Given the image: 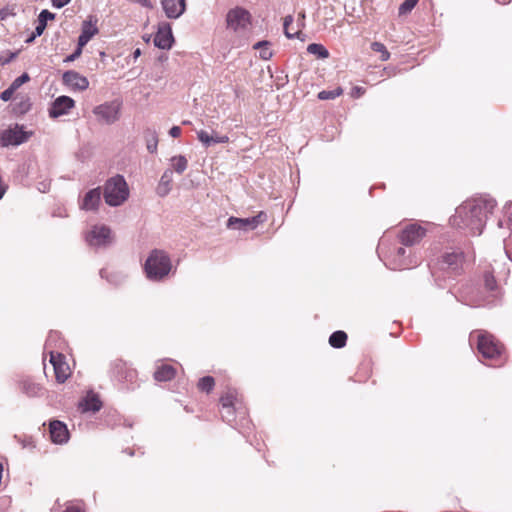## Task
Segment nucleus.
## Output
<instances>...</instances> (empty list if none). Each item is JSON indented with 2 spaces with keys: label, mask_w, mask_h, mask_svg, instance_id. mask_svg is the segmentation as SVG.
Masks as SVG:
<instances>
[{
  "label": "nucleus",
  "mask_w": 512,
  "mask_h": 512,
  "mask_svg": "<svg viewBox=\"0 0 512 512\" xmlns=\"http://www.w3.org/2000/svg\"><path fill=\"white\" fill-rule=\"evenodd\" d=\"M495 206L496 202L492 198L468 200L456 209L450 223L458 229L467 230L471 235H480Z\"/></svg>",
  "instance_id": "obj_1"
},
{
  "label": "nucleus",
  "mask_w": 512,
  "mask_h": 512,
  "mask_svg": "<svg viewBox=\"0 0 512 512\" xmlns=\"http://www.w3.org/2000/svg\"><path fill=\"white\" fill-rule=\"evenodd\" d=\"M227 29L236 36L232 40L233 47H243L247 44V36L251 24V14L242 7H235L226 15Z\"/></svg>",
  "instance_id": "obj_2"
},
{
  "label": "nucleus",
  "mask_w": 512,
  "mask_h": 512,
  "mask_svg": "<svg viewBox=\"0 0 512 512\" xmlns=\"http://www.w3.org/2000/svg\"><path fill=\"white\" fill-rule=\"evenodd\" d=\"M172 264L168 254L162 250H153L144 264L147 278L152 281L164 279L171 271Z\"/></svg>",
  "instance_id": "obj_3"
},
{
  "label": "nucleus",
  "mask_w": 512,
  "mask_h": 512,
  "mask_svg": "<svg viewBox=\"0 0 512 512\" xmlns=\"http://www.w3.org/2000/svg\"><path fill=\"white\" fill-rule=\"evenodd\" d=\"M129 196L128 185L123 176L117 175L107 180L104 186V199L109 206H119Z\"/></svg>",
  "instance_id": "obj_4"
},
{
  "label": "nucleus",
  "mask_w": 512,
  "mask_h": 512,
  "mask_svg": "<svg viewBox=\"0 0 512 512\" xmlns=\"http://www.w3.org/2000/svg\"><path fill=\"white\" fill-rule=\"evenodd\" d=\"M477 339V348L483 358L492 361L502 359L503 346L492 334L479 332Z\"/></svg>",
  "instance_id": "obj_5"
},
{
  "label": "nucleus",
  "mask_w": 512,
  "mask_h": 512,
  "mask_svg": "<svg viewBox=\"0 0 512 512\" xmlns=\"http://www.w3.org/2000/svg\"><path fill=\"white\" fill-rule=\"evenodd\" d=\"M31 135L32 132L25 131L23 126L15 124L0 133V146H19L28 141Z\"/></svg>",
  "instance_id": "obj_6"
},
{
  "label": "nucleus",
  "mask_w": 512,
  "mask_h": 512,
  "mask_svg": "<svg viewBox=\"0 0 512 512\" xmlns=\"http://www.w3.org/2000/svg\"><path fill=\"white\" fill-rule=\"evenodd\" d=\"M86 242L95 248L107 247L113 242L111 229L106 225H94L86 233Z\"/></svg>",
  "instance_id": "obj_7"
},
{
  "label": "nucleus",
  "mask_w": 512,
  "mask_h": 512,
  "mask_svg": "<svg viewBox=\"0 0 512 512\" xmlns=\"http://www.w3.org/2000/svg\"><path fill=\"white\" fill-rule=\"evenodd\" d=\"M121 104L117 101L106 102L93 109L97 120L103 124H113L119 119Z\"/></svg>",
  "instance_id": "obj_8"
},
{
  "label": "nucleus",
  "mask_w": 512,
  "mask_h": 512,
  "mask_svg": "<svg viewBox=\"0 0 512 512\" xmlns=\"http://www.w3.org/2000/svg\"><path fill=\"white\" fill-rule=\"evenodd\" d=\"M267 216L264 212H260L256 216L250 217V218H237V217H230L227 221V227L230 229H236V230H253L255 229L260 223L264 222L266 220Z\"/></svg>",
  "instance_id": "obj_9"
},
{
  "label": "nucleus",
  "mask_w": 512,
  "mask_h": 512,
  "mask_svg": "<svg viewBox=\"0 0 512 512\" xmlns=\"http://www.w3.org/2000/svg\"><path fill=\"white\" fill-rule=\"evenodd\" d=\"M426 235V229L419 224L407 225L400 233V242L405 246H412L419 243Z\"/></svg>",
  "instance_id": "obj_10"
},
{
  "label": "nucleus",
  "mask_w": 512,
  "mask_h": 512,
  "mask_svg": "<svg viewBox=\"0 0 512 512\" xmlns=\"http://www.w3.org/2000/svg\"><path fill=\"white\" fill-rule=\"evenodd\" d=\"M174 42L171 26L169 23H162L158 26L154 37V45L159 49L169 50Z\"/></svg>",
  "instance_id": "obj_11"
},
{
  "label": "nucleus",
  "mask_w": 512,
  "mask_h": 512,
  "mask_svg": "<svg viewBox=\"0 0 512 512\" xmlns=\"http://www.w3.org/2000/svg\"><path fill=\"white\" fill-rule=\"evenodd\" d=\"M50 363L54 368L56 380L64 383L69 377V366L65 362V357L61 353L50 351Z\"/></svg>",
  "instance_id": "obj_12"
},
{
  "label": "nucleus",
  "mask_w": 512,
  "mask_h": 512,
  "mask_svg": "<svg viewBox=\"0 0 512 512\" xmlns=\"http://www.w3.org/2000/svg\"><path fill=\"white\" fill-rule=\"evenodd\" d=\"M74 105L75 101L72 98L68 96H59L53 101L49 109V116L51 118H58L62 115H66Z\"/></svg>",
  "instance_id": "obj_13"
},
{
  "label": "nucleus",
  "mask_w": 512,
  "mask_h": 512,
  "mask_svg": "<svg viewBox=\"0 0 512 512\" xmlns=\"http://www.w3.org/2000/svg\"><path fill=\"white\" fill-rule=\"evenodd\" d=\"M97 22L95 16H89L82 23L81 34L78 37L80 47H84L98 33Z\"/></svg>",
  "instance_id": "obj_14"
},
{
  "label": "nucleus",
  "mask_w": 512,
  "mask_h": 512,
  "mask_svg": "<svg viewBox=\"0 0 512 512\" xmlns=\"http://www.w3.org/2000/svg\"><path fill=\"white\" fill-rule=\"evenodd\" d=\"M63 83L74 90L83 91L89 86V81L76 71L69 70L63 73Z\"/></svg>",
  "instance_id": "obj_15"
},
{
  "label": "nucleus",
  "mask_w": 512,
  "mask_h": 512,
  "mask_svg": "<svg viewBox=\"0 0 512 512\" xmlns=\"http://www.w3.org/2000/svg\"><path fill=\"white\" fill-rule=\"evenodd\" d=\"M51 441L55 444H64L69 440V431L66 425L58 420H53L49 425Z\"/></svg>",
  "instance_id": "obj_16"
},
{
  "label": "nucleus",
  "mask_w": 512,
  "mask_h": 512,
  "mask_svg": "<svg viewBox=\"0 0 512 512\" xmlns=\"http://www.w3.org/2000/svg\"><path fill=\"white\" fill-rule=\"evenodd\" d=\"M165 15L170 19L179 18L185 11V0H161Z\"/></svg>",
  "instance_id": "obj_17"
},
{
  "label": "nucleus",
  "mask_w": 512,
  "mask_h": 512,
  "mask_svg": "<svg viewBox=\"0 0 512 512\" xmlns=\"http://www.w3.org/2000/svg\"><path fill=\"white\" fill-rule=\"evenodd\" d=\"M464 255L461 252L447 253L443 256V268L452 272H458L462 268Z\"/></svg>",
  "instance_id": "obj_18"
},
{
  "label": "nucleus",
  "mask_w": 512,
  "mask_h": 512,
  "mask_svg": "<svg viewBox=\"0 0 512 512\" xmlns=\"http://www.w3.org/2000/svg\"><path fill=\"white\" fill-rule=\"evenodd\" d=\"M101 200V190L100 188H94L89 190L81 203V209L83 210H96Z\"/></svg>",
  "instance_id": "obj_19"
},
{
  "label": "nucleus",
  "mask_w": 512,
  "mask_h": 512,
  "mask_svg": "<svg viewBox=\"0 0 512 512\" xmlns=\"http://www.w3.org/2000/svg\"><path fill=\"white\" fill-rule=\"evenodd\" d=\"M396 263L394 269H408L412 266L417 265V260L412 259L411 257H406V249L398 248L396 255Z\"/></svg>",
  "instance_id": "obj_20"
},
{
  "label": "nucleus",
  "mask_w": 512,
  "mask_h": 512,
  "mask_svg": "<svg viewBox=\"0 0 512 512\" xmlns=\"http://www.w3.org/2000/svg\"><path fill=\"white\" fill-rule=\"evenodd\" d=\"M176 371L173 366L163 364L154 372V378L157 381H169L174 378Z\"/></svg>",
  "instance_id": "obj_21"
},
{
  "label": "nucleus",
  "mask_w": 512,
  "mask_h": 512,
  "mask_svg": "<svg viewBox=\"0 0 512 512\" xmlns=\"http://www.w3.org/2000/svg\"><path fill=\"white\" fill-rule=\"evenodd\" d=\"M55 15L48 10H42L38 16V24L35 27L34 37L41 36L47 26V21L53 20Z\"/></svg>",
  "instance_id": "obj_22"
},
{
  "label": "nucleus",
  "mask_w": 512,
  "mask_h": 512,
  "mask_svg": "<svg viewBox=\"0 0 512 512\" xmlns=\"http://www.w3.org/2000/svg\"><path fill=\"white\" fill-rule=\"evenodd\" d=\"M80 407L83 412H88V411L96 412V411L100 410L101 402L97 396L91 395V396H87L82 402H80Z\"/></svg>",
  "instance_id": "obj_23"
},
{
  "label": "nucleus",
  "mask_w": 512,
  "mask_h": 512,
  "mask_svg": "<svg viewBox=\"0 0 512 512\" xmlns=\"http://www.w3.org/2000/svg\"><path fill=\"white\" fill-rule=\"evenodd\" d=\"M144 138L146 141L147 150L150 153H155L158 146V136L156 131L153 129H146L144 132Z\"/></svg>",
  "instance_id": "obj_24"
},
{
  "label": "nucleus",
  "mask_w": 512,
  "mask_h": 512,
  "mask_svg": "<svg viewBox=\"0 0 512 512\" xmlns=\"http://www.w3.org/2000/svg\"><path fill=\"white\" fill-rule=\"evenodd\" d=\"M347 334L344 331H335L329 337V344L334 348H342L346 345Z\"/></svg>",
  "instance_id": "obj_25"
},
{
  "label": "nucleus",
  "mask_w": 512,
  "mask_h": 512,
  "mask_svg": "<svg viewBox=\"0 0 512 512\" xmlns=\"http://www.w3.org/2000/svg\"><path fill=\"white\" fill-rule=\"evenodd\" d=\"M172 170L178 174H182L188 167V161L185 156L178 155L171 158Z\"/></svg>",
  "instance_id": "obj_26"
},
{
  "label": "nucleus",
  "mask_w": 512,
  "mask_h": 512,
  "mask_svg": "<svg viewBox=\"0 0 512 512\" xmlns=\"http://www.w3.org/2000/svg\"><path fill=\"white\" fill-rule=\"evenodd\" d=\"M307 52L316 55L321 59L328 58L329 56L328 50L322 44L317 43L309 44L307 47Z\"/></svg>",
  "instance_id": "obj_27"
},
{
  "label": "nucleus",
  "mask_w": 512,
  "mask_h": 512,
  "mask_svg": "<svg viewBox=\"0 0 512 512\" xmlns=\"http://www.w3.org/2000/svg\"><path fill=\"white\" fill-rule=\"evenodd\" d=\"M118 377L122 381L133 383L136 380L137 373L132 368H127L125 365L118 371Z\"/></svg>",
  "instance_id": "obj_28"
},
{
  "label": "nucleus",
  "mask_w": 512,
  "mask_h": 512,
  "mask_svg": "<svg viewBox=\"0 0 512 512\" xmlns=\"http://www.w3.org/2000/svg\"><path fill=\"white\" fill-rule=\"evenodd\" d=\"M253 48L259 50L260 57L263 60H268L272 57V51L269 48L268 41H259L253 46Z\"/></svg>",
  "instance_id": "obj_29"
},
{
  "label": "nucleus",
  "mask_w": 512,
  "mask_h": 512,
  "mask_svg": "<svg viewBox=\"0 0 512 512\" xmlns=\"http://www.w3.org/2000/svg\"><path fill=\"white\" fill-rule=\"evenodd\" d=\"M41 390V387L33 382L24 381L22 383V391L30 397L37 396Z\"/></svg>",
  "instance_id": "obj_30"
},
{
  "label": "nucleus",
  "mask_w": 512,
  "mask_h": 512,
  "mask_svg": "<svg viewBox=\"0 0 512 512\" xmlns=\"http://www.w3.org/2000/svg\"><path fill=\"white\" fill-rule=\"evenodd\" d=\"M371 49L374 52L380 53L381 61H387L390 58L389 51L386 49L385 45L381 42H373L371 44Z\"/></svg>",
  "instance_id": "obj_31"
},
{
  "label": "nucleus",
  "mask_w": 512,
  "mask_h": 512,
  "mask_svg": "<svg viewBox=\"0 0 512 512\" xmlns=\"http://www.w3.org/2000/svg\"><path fill=\"white\" fill-rule=\"evenodd\" d=\"M343 90L341 88H337L335 90H323L318 93V98L320 100H330L335 99L336 97L342 94Z\"/></svg>",
  "instance_id": "obj_32"
},
{
  "label": "nucleus",
  "mask_w": 512,
  "mask_h": 512,
  "mask_svg": "<svg viewBox=\"0 0 512 512\" xmlns=\"http://www.w3.org/2000/svg\"><path fill=\"white\" fill-rule=\"evenodd\" d=\"M235 395L232 391H228L220 398V403L223 409H230L234 406Z\"/></svg>",
  "instance_id": "obj_33"
},
{
  "label": "nucleus",
  "mask_w": 512,
  "mask_h": 512,
  "mask_svg": "<svg viewBox=\"0 0 512 512\" xmlns=\"http://www.w3.org/2000/svg\"><path fill=\"white\" fill-rule=\"evenodd\" d=\"M214 378L211 376H205L199 380L198 388L202 391L210 392L214 387Z\"/></svg>",
  "instance_id": "obj_34"
},
{
  "label": "nucleus",
  "mask_w": 512,
  "mask_h": 512,
  "mask_svg": "<svg viewBox=\"0 0 512 512\" xmlns=\"http://www.w3.org/2000/svg\"><path fill=\"white\" fill-rule=\"evenodd\" d=\"M484 285L488 291L494 292L497 289L495 277L490 272L484 274Z\"/></svg>",
  "instance_id": "obj_35"
},
{
  "label": "nucleus",
  "mask_w": 512,
  "mask_h": 512,
  "mask_svg": "<svg viewBox=\"0 0 512 512\" xmlns=\"http://www.w3.org/2000/svg\"><path fill=\"white\" fill-rule=\"evenodd\" d=\"M292 23H293V16L287 15L284 18L283 26H284V33H285L286 37L289 38V39H292V38H294V37H296L298 35V31H295V32H291L290 31L289 26Z\"/></svg>",
  "instance_id": "obj_36"
},
{
  "label": "nucleus",
  "mask_w": 512,
  "mask_h": 512,
  "mask_svg": "<svg viewBox=\"0 0 512 512\" xmlns=\"http://www.w3.org/2000/svg\"><path fill=\"white\" fill-rule=\"evenodd\" d=\"M197 137L205 147H210L211 145H213L212 136H210L207 131H197Z\"/></svg>",
  "instance_id": "obj_37"
},
{
  "label": "nucleus",
  "mask_w": 512,
  "mask_h": 512,
  "mask_svg": "<svg viewBox=\"0 0 512 512\" xmlns=\"http://www.w3.org/2000/svg\"><path fill=\"white\" fill-rule=\"evenodd\" d=\"M417 2L418 0H405L399 7V13L405 14L410 12L415 7Z\"/></svg>",
  "instance_id": "obj_38"
},
{
  "label": "nucleus",
  "mask_w": 512,
  "mask_h": 512,
  "mask_svg": "<svg viewBox=\"0 0 512 512\" xmlns=\"http://www.w3.org/2000/svg\"><path fill=\"white\" fill-rule=\"evenodd\" d=\"M172 180H173V170L172 169H167V170L164 171V173L161 176L159 182L161 184H163V186H165V185L171 186Z\"/></svg>",
  "instance_id": "obj_39"
},
{
  "label": "nucleus",
  "mask_w": 512,
  "mask_h": 512,
  "mask_svg": "<svg viewBox=\"0 0 512 512\" xmlns=\"http://www.w3.org/2000/svg\"><path fill=\"white\" fill-rule=\"evenodd\" d=\"M30 79L29 75L27 73H23L21 76L17 77L13 82H12V89H18L21 85H23L24 83L28 82Z\"/></svg>",
  "instance_id": "obj_40"
},
{
  "label": "nucleus",
  "mask_w": 512,
  "mask_h": 512,
  "mask_svg": "<svg viewBox=\"0 0 512 512\" xmlns=\"http://www.w3.org/2000/svg\"><path fill=\"white\" fill-rule=\"evenodd\" d=\"M14 8L13 7H4L0 9V21L6 20L9 16H14Z\"/></svg>",
  "instance_id": "obj_41"
},
{
  "label": "nucleus",
  "mask_w": 512,
  "mask_h": 512,
  "mask_svg": "<svg viewBox=\"0 0 512 512\" xmlns=\"http://www.w3.org/2000/svg\"><path fill=\"white\" fill-rule=\"evenodd\" d=\"M82 48L83 47H80L79 44L77 45V49L72 53L70 54L69 56H67L65 59H64V62H72L74 60H76L82 53Z\"/></svg>",
  "instance_id": "obj_42"
},
{
  "label": "nucleus",
  "mask_w": 512,
  "mask_h": 512,
  "mask_svg": "<svg viewBox=\"0 0 512 512\" xmlns=\"http://www.w3.org/2000/svg\"><path fill=\"white\" fill-rule=\"evenodd\" d=\"M15 90H16V89H12V85H11L9 88H7L6 90H4V91L1 93L0 98H1L3 101H9V100L12 98V96H13V94H14Z\"/></svg>",
  "instance_id": "obj_43"
},
{
  "label": "nucleus",
  "mask_w": 512,
  "mask_h": 512,
  "mask_svg": "<svg viewBox=\"0 0 512 512\" xmlns=\"http://www.w3.org/2000/svg\"><path fill=\"white\" fill-rule=\"evenodd\" d=\"M170 191H171V186H167V185L163 186V184H161V183L159 182L158 187H157V193H158V195H159V196L164 197V196H166Z\"/></svg>",
  "instance_id": "obj_44"
},
{
  "label": "nucleus",
  "mask_w": 512,
  "mask_h": 512,
  "mask_svg": "<svg viewBox=\"0 0 512 512\" xmlns=\"http://www.w3.org/2000/svg\"><path fill=\"white\" fill-rule=\"evenodd\" d=\"M224 411L222 412V418L227 421V422H231L233 420V417H234V410L233 408H230V409H223Z\"/></svg>",
  "instance_id": "obj_45"
},
{
  "label": "nucleus",
  "mask_w": 512,
  "mask_h": 512,
  "mask_svg": "<svg viewBox=\"0 0 512 512\" xmlns=\"http://www.w3.org/2000/svg\"><path fill=\"white\" fill-rule=\"evenodd\" d=\"M211 136H212L213 144L227 143L229 141V137L226 135L215 134V135H211Z\"/></svg>",
  "instance_id": "obj_46"
},
{
  "label": "nucleus",
  "mask_w": 512,
  "mask_h": 512,
  "mask_svg": "<svg viewBox=\"0 0 512 512\" xmlns=\"http://www.w3.org/2000/svg\"><path fill=\"white\" fill-rule=\"evenodd\" d=\"M71 0H51V4L54 8L60 9L67 4H69Z\"/></svg>",
  "instance_id": "obj_47"
},
{
  "label": "nucleus",
  "mask_w": 512,
  "mask_h": 512,
  "mask_svg": "<svg viewBox=\"0 0 512 512\" xmlns=\"http://www.w3.org/2000/svg\"><path fill=\"white\" fill-rule=\"evenodd\" d=\"M365 93V89L363 87L356 86L352 89L351 95L353 97H361Z\"/></svg>",
  "instance_id": "obj_48"
},
{
  "label": "nucleus",
  "mask_w": 512,
  "mask_h": 512,
  "mask_svg": "<svg viewBox=\"0 0 512 512\" xmlns=\"http://www.w3.org/2000/svg\"><path fill=\"white\" fill-rule=\"evenodd\" d=\"M169 134L171 137L173 138H176V137H179L180 134H181V128L178 127V126H173L170 131H169Z\"/></svg>",
  "instance_id": "obj_49"
},
{
  "label": "nucleus",
  "mask_w": 512,
  "mask_h": 512,
  "mask_svg": "<svg viewBox=\"0 0 512 512\" xmlns=\"http://www.w3.org/2000/svg\"><path fill=\"white\" fill-rule=\"evenodd\" d=\"M15 53H11L10 56L4 60L0 59V63L2 65H5V64H8L14 57H15Z\"/></svg>",
  "instance_id": "obj_50"
},
{
  "label": "nucleus",
  "mask_w": 512,
  "mask_h": 512,
  "mask_svg": "<svg viewBox=\"0 0 512 512\" xmlns=\"http://www.w3.org/2000/svg\"><path fill=\"white\" fill-rule=\"evenodd\" d=\"M63 512H82V510L78 507L69 506Z\"/></svg>",
  "instance_id": "obj_51"
},
{
  "label": "nucleus",
  "mask_w": 512,
  "mask_h": 512,
  "mask_svg": "<svg viewBox=\"0 0 512 512\" xmlns=\"http://www.w3.org/2000/svg\"><path fill=\"white\" fill-rule=\"evenodd\" d=\"M141 55V50L139 48L135 49L133 52V58L136 60Z\"/></svg>",
  "instance_id": "obj_52"
},
{
  "label": "nucleus",
  "mask_w": 512,
  "mask_h": 512,
  "mask_svg": "<svg viewBox=\"0 0 512 512\" xmlns=\"http://www.w3.org/2000/svg\"><path fill=\"white\" fill-rule=\"evenodd\" d=\"M42 188H43V189L39 188V190H41L42 192H45V191H46V188H47V185H46V184H43V185H42Z\"/></svg>",
  "instance_id": "obj_53"
},
{
  "label": "nucleus",
  "mask_w": 512,
  "mask_h": 512,
  "mask_svg": "<svg viewBox=\"0 0 512 512\" xmlns=\"http://www.w3.org/2000/svg\"><path fill=\"white\" fill-rule=\"evenodd\" d=\"M105 273H106V271H105V270H101V271H100V275H101V277H102V278L106 277Z\"/></svg>",
  "instance_id": "obj_54"
},
{
  "label": "nucleus",
  "mask_w": 512,
  "mask_h": 512,
  "mask_svg": "<svg viewBox=\"0 0 512 512\" xmlns=\"http://www.w3.org/2000/svg\"><path fill=\"white\" fill-rule=\"evenodd\" d=\"M53 336H54V334H53V333H51V334L49 335V338H48V341H47V345H49V342L51 341V339H52V337H53Z\"/></svg>",
  "instance_id": "obj_55"
},
{
  "label": "nucleus",
  "mask_w": 512,
  "mask_h": 512,
  "mask_svg": "<svg viewBox=\"0 0 512 512\" xmlns=\"http://www.w3.org/2000/svg\"><path fill=\"white\" fill-rule=\"evenodd\" d=\"M36 37H34V33L32 34V36L27 40V42H31L35 39Z\"/></svg>",
  "instance_id": "obj_56"
},
{
  "label": "nucleus",
  "mask_w": 512,
  "mask_h": 512,
  "mask_svg": "<svg viewBox=\"0 0 512 512\" xmlns=\"http://www.w3.org/2000/svg\"><path fill=\"white\" fill-rule=\"evenodd\" d=\"M107 279H108V282H113V283H115V284H118V283H120V281H114V280H112V279H109V278H107Z\"/></svg>",
  "instance_id": "obj_57"
},
{
  "label": "nucleus",
  "mask_w": 512,
  "mask_h": 512,
  "mask_svg": "<svg viewBox=\"0 0 512 512\" xmlns=\"http://www.w3.org/2000/svg\"><path fill=\"white\" fill-rule=\"evenodd\" d=\"M299 16L303 20L305 18V13H301Z\"/></svg>",
  "instance_id": "obj_58"
}]
</instances>
